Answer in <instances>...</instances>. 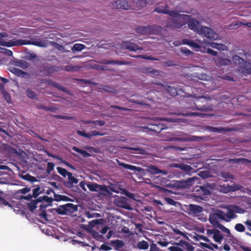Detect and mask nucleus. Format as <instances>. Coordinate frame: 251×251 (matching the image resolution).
<instances>
[{
  "mask_svg": "<svg viewBox=\"0 0 251 251\" xmlns=\"http://www.w3.org/2000/svg\"><path fill=\"white\" fill-rule=\"evenodd\" d=\"M87 186L90 191L92 192H97L99 184L96 183H92L88 184Z\"/></svg>",
  "mask_w": 251,
  "mask_h": 251,
  "instance_id": "obj_55",
  "label": "nucleus"
},
{
  "mask_svg": "<svg viewBox=\"0 0 251 251\" xmlns=\"http://www.w3.org/2000/svg\"><path fill=\"white\" fill-rule=\"evenodd\" d=\"M212 238L215 242L221 243L223 239V235L221 234L220 231L218 229L216 230L215 234L213 235Z\"/></svg>",
  "mask_w": 251,
  "mask_h": 251,
  "instance_id": "obj_33",
  "label": "nucleus"
},
{
  "mask_svg": "<svg viewBox=\"0 0 251 251\" xmlns=\"http://www.w3.org/2000/svg\"><path fill=\"white\" fill-rule=\"evenodd\" d=\"M132 57H133L134 58H142L146 60H156V61H159L160 59L157 58L153 57L152 56H147L146 55H137L135 56H131Z\"/></svg>",
  "mask_w": 251,
  "mask_h": 251,
  "instance_id": "obj_41",
  "label": "nucleus"
},
{
  "mask_svg": "<svg viewBox=\"0 0 251 251\" xmlns=\"http://www.w3.org/2000/svg\"><path fill=\"white\" fill-rule=\"evenodd\" d=\"M189 207L190 211L195 214H199L203 210V208L201 206L193 204H190Z\"/></svg>",
  "mask_w": 251,
  "mask_h": 251,
  "instance_id": "obj_30",
  "label": "nucleus"
},
{
  "mask_svg": "<svg viewBox=\"0 0 251 251\" xmlns=\"http://www.w3.org/2000/svg\"><path fill=\"white\" fill-rule=\"evenodd\" d=\"M220 176L221 177L225 179V181H227L229 180V179H234V175L229 172H222L220 173Z\"/></svg>",
  "mask_w": 251,
  "mask_h": 251,
  "instance_id": "obj_34",
  "label": "nucleus"
},
{
  "mask_svg": "<svg viewBox=\"0 0 251 251\" xmlns=\"http://www.w3.org/2000/svg\"><path fill=\"white\" fill-rule=\"evenodd\" d=\"M34 186L35 188L32 189V197L34 198H36L42 191L39 185H35Z\"/></svg>",
  "mask_w": 251,
  "mask_h": 251,
  "instance_id": "obj_47",
  "label": "nucleus"
},
{
  "mask_svg": "<svg viewBox=\"0 0 251 251\" xmlns=\"http://www.w3.org/2000/svg\"><path fill=\"white\" fill-rule=\"evenodd\" d=\"M60 68L56 66L42 64L39 67V73L41 76H49L54 73L60 71Z\"/></svg>",
  "mask_w": 251,
  "mask_h": 251,
  "instance_id": "obj_5",
  "label": "nucleus"
},
{
  "mask_svg": "<svg viewBox=\"0 0 251 251\" xmlns=\"http://www.w3.org/2000/svg\"><path fill=\"white\" fill-rule=\"evenodd\" d=\"M166 90L168 93L172 96H176L177 95L184 97H192L196 98V103H195V109L201 111L207 112L212 110V106L211 105H201L197 103L201 101L203 102L202 100H210V98L205 96H201L200 97H197L196 94H189L185 91L180 88L175 87L173 86H168L166 88Z\"/></svg>",
  "mask_w": 251,
  "mask_h": 251,
  "instance_id": "obj_1",
  "label": "nucleus"
},
{
  "mask_svg": "<svg viewBox=\"0 0 251 251\" xmlns=\"http://www.w3.org/2000/svg\"><path fill=\"white\" fill-rule=\"evenodd\" d=\"M8 206L9 207H11L13 209V205L11 202H9L7 201L5 199L1 197V195L0 196V206L1 207H4Z\"/></svg>",
  "mask_w": 251,
  "mask_h": 251,
  "instance_id": "obj_37",
  "label": "nucleus"
},
{
  "mask_svg": "<svg viewBox=\"0 0 251 251\" xmlns=\"http://www.w3.org/2000/svg\"><path fill=\"white\" fill-rule=\"evenodd\" d=\"M54 167V164L52 162H48L47 167V172L50 173L53 169Z\"/></svg>",
  "mask_w": 251,
  "mask_h": 251,
  "instance_id": "obj_63",
  "label": "nucleus"
},
{
  "mask_svg": "<svg viewBox=\"0 0 251 251\" xmlns=\"http://www.w3.org/2000/svg\"><path fill=\"white\" fill-rule=\"evenodd\" d=\"M58 173L63 177H66L68 176L70 172L67 171L66 169L63 168L61 167H57L56 168Z\"/></svg>",
  "mask_w": 251,
  "mask_h": 251,
  "instance_id": "obj_50",
  "label": "nucleus"
},
{
  "mask_svg": "<svg viewBox=\"0 0 251 251\" xmlns=\"http://www.w3.org/2000/svg\"><path fill=\"white\" fill-rule=\"evenodd\" d=\"M100 63L104 64H112V65H127L129 63L124 61L121 60H110L107 59H102L101 61L99 62Z\"/></svg>",
  "mask_w": 251,
  "mask_h": 251,
  "instance_id": "obj_24",
  "label": "nucleus"
},
{
  "mask_svg": "<svg viewBox=\"0 0 251 251\" xmlns=\"http://www.w3.org/2000/svg\"><path fill=\"white\" fill-rule=\"evenodd\" d=\"M110 6L112 8L121 9L123 10H129L133 9L131 3L126 0H116L111 2Z\"/></svg>",
  "mask_w": 251,
  "mask_h": 251,
  "instance_id": "obj_7",
  "label": "nucleus"
},
{
  "mask_svg": "<svg viewBox=\"0 0 251 251\" xmlns=\"http://www.w3.org/2000/svg\"><path fill=\"white\" fill-rule=\"evenodd\" d=\"M188 22V27L197 32L199 34V31L200 30L201 27H200V23L194 19H188L187 21Z\"/></svg>",
  "mask_w": 251,
  "mask_h": 251,
  "instance_id": "obj_16",
  "label": "nucleus"
},
{
  "mask_svg": "<svg viewBox=\"0 0 251 251\" xmlns=\"http://www.w3.org/2000/svg\"><path fill=\"white\" fill-rule=\"evenodd\" d=\"M68 178V181L65 183V186L68 188H71L74 184H77L78 182V179L73 176L72 173L69 174Z\"/></svg>",
  "mask_w": 251,
  "mask_h": 251,
  "instance_id": "obj_26",
  "label": "nucleus"
},
{
  "mask_svg": "<svg viewBox=\"0 0 251 251\" xmlns=\"http://www.w3.org/2000/svg\"><path fill=\"white\" fill-rule=\"evenodd\" d=\"M173 245L179 246L182 251H194V247L189 242L183 240L178 242H174Z\"/></svg>",
  "mask_w": 251,
  "mask_h": 251,
  "instance_id": "obj_12",
  "label": "nucleus"
},
{
  "mask_svg": "<svg viewBox=\"0 0 251 251\" xmlns=\"http://www.w3.org/2000/svg\"><path fill=\"white\" fill-rule=\"evenodd\" d=\"M140 72L149 75H152L158 76L160 75V71L151 67H144L140 68Z\"/></svg>",
  "mask_w": 251,
  "mask_h": 251,
  "instance_id": "obj_23",
  "label": "nucleus"
},
{
  "mask_svg": "<svg viewBox=\"0 0 251 251\" xmlns=\"http://www.w3.org/2000/svg\"><path fill=\"white\" fill-rule=\"evenodd\" d=\"M21 177L26 181L31 182H37L38 180L37 179V178L33 176H31V175L29 174H25V175H21Z\"/></svg>",
  "mask_w": 251,
  "mask_h": 251,
  "instance_id": "obj_35",
  "label": "nucleus"
},
{
  "mask_svg": "<svg viewBox=\"0 0 251 251\" xmlns=\"http://www.w3.org/2000/svg\"><path fill=\"white\" fill-rule=\"evenodd\" d=\"M173 167L180 169V170H182L184 172H185L186 174L190 175L191 174L195 172L194 169L190 165L185 164L183 163H175L173 165Z\"/></svg>",
  "mask_w": 251,
  "mask_h": 251,
  "instance_id": "obj_17",
  "label": "nucleus"
},
{
  "mask_svg": "<svg viewBox=\"0 0 251 251\" xmlns=\"http://www.w3.org/2000/svg\"><path fill=\"white\" fill-rule=\"evenodd\" d=\"M161 29V26L153 25L148 26H138L136 28V33L147 35L157 34Z\"/></svg>",
  "mask_w": 251,
  "mask_h": 251,
  "instance_id": "obj_4",
  "label": "nucleus"
},
{
  "mask_svg": "<svg viewBox=\"0 0 251 251\" xmlns=\"http://www.w3.org/2000/svg\"><path fill=\"white\" fill-rule=\"evenodd\" d=\"M111 244L115 246L116 249H121L124 246L123 241L120 240H112Z\"/></svg>",
  "mask_w": 251,
  "mask_h": 251,
  "instance_id": "obj_42",
  "label": "nucleus"
},
{
  "mask_svg": "<svg viewBox=\"0 0 251 251\" xmlns=\"http://www.w3.org/2000/svg\"><path fill=\"white\" fill-rule=\"evenodd\" d=\"M123 49L128 50L130 51H136L138 50H142L143 48L138 46L136 44L131 42H124L122 44Z\"/></svg>",
  "mask_w": 251,
  "mask_h": 251,
  "instance_id": "obj_13",
  "label": "nucleus"
},
{
  "mask_svg": "<svg viewBox=\"0 0 251 251\" xmlns=\"http://www.w3.org/2000/svg\"><path fill=\"white\" fill-rule=\"evenodd\" d=\"M42 83H45L48 85H51V86L57 88L61 91L66 93L67 94H71L70 91L67 88L64 87L59 84L53 81L50 79H46L42 80Z\"/></svg>",
  "mask_w": 251,
  "mask_h": 251,
  "instance_id": "obj_10",
  "label": "nucleus"
},
{
  "mask_svg": "<svg viewBox=\"0 0 251 251\" xmlns=\"http://www.w3.org/2000/svg\"><path fill=\"white\" fill-rule=\"evenodd\" d=\"M10 72L17 76L22 77L25 78H29L30 76L29 74L24 72L18 68L13 67L10 70Z\"/></svg>",
  "mask_w": 251,
  "mask_h": 251,
  "instance_id": "obj_22",
  "label": "nucleus"
},
{
  "mask_svg": "<svg viewBox=\"0 0 251 251\" xmlns=\"http://www.w3.org/2000/svg\"><path fill=\"white\" fill-rule=\"evenodd\" d=\"M196 193L200 196H195L196 198H200L201 200H203V198L202 196H205L210 195V191L208 188L205 186H199L197 187V189L196 191Z\"/></svg>",
  "mask_w": 251,
  "mask_h": 251,
  "instance_id": "obj_15",
  "label": "nucleus"
},
{
  "mask_svg": "<svg viewBox=\"0 0 251 251\" xmlns=\"http://www.w3.org/2000/svg\"><path fill=\"white\" fill-rule=\"evenodd\" d=\"M231 61L229 59L227 58H224L222 57H219L218 59V64L220 66H225L228 65L230 63Z\"/></svg>",
  "mask_w": 251,
  "mask_h": 251,
  "instance_id": "obj_45",
  "label": "nucleus"
},
{
  "mask_svg": "<svg viewBox=\"0 0 251 251\" xmlns=\"http://www.w3.org/2000/svg\"><path fill=\"white\" fill-rule=\"evenodd\" d=\"M135 8L141 9L145 7L148 3L147 0H132Z\"/></svg>",
  "mask_w": 251,
  "mask_h": 251,
  "instance_id": "obj_28",
  "label": "nucleus"
},
{
  "mask_svg": "<svg viewBox=\"0 0 251 251\" xmlns=\"http://www.w3.org/2000/svg\"><path fill=\"white\" fill-rule=\"evenodd\" d=\"M197 179V177H190L186 180L179 181L178 182V186L179 187L182 188H189L194 184L195 180Z\"/></svg>",
  "mask_w": 251,
  "mask_h": 251,
  "instance_id": "obj_14",
  "label": "nucleus"
},
{
  "mask_svg": "<svg viewBox=\"0 0 251 251\" xmlns=\"http://www.w3.org/2000/svg\"><path fill=\"white\" fill-rule=\"evenodd\" d=\"M85 48V46L83 45V44H75L72 50H73V51L75 52V51H81L82 50H83V49H84Z\"/></svg>",
  "mask_w": 251,
  "mask_h": 251,
  "instance_id": "obj_48",
  "label": "nucleus"
},
{
  "mask_svg": "<svg viewBox=\"0 0 251 251\" xmlns=\"http://www.w3.org/2000/svg\"><path fill=\"white\" fill-rule=\"evenodd\" d=\"M168 250L170 251H182L180 247L176 245L170 247L168 248Z\"/></svg>",
  "mask_w": 251,
  "mask_h": 251,
  "instance_id": "obj_64",
  "label": "nucleus"
},
{
  "mask_svg": "<svg viewBox=\"0 0 251 251\" xmlns=\"http://www.w3.org/2000/svg\"><path fill=\"white\" fill-rule=\"evenodd\" d=\"M215 214L216 216L218 217L219 220L220 219L221 220H224L226 222H229L228 219H226V213L223 211L221 210H218L215 212Z\"/></svg>",
  "mask_w": 251,
  "mask_h": 251,
  "instance_id": "obj_43",
  "label": "nucleus"
},
{
  "mask_svg": "<svg viewBox=\"0 0 251 251\" xmlns=\"http://www.w3.org/2000/svg\"><path fill=\"white\" fill-rule=\"evenodd\" d=\"M73 150L76 152L80 153L83 155L84 157H88L91 156V154L87 152L86 151L83 150L82 149H80L76 147H73Z\"/></svg>",
  "mask_w": 251,
  "mask_h": 251,
  "instance_id": "obj_40",
  "label": "nucleus"
},
{
  "mask_svg": "<svg viewBox=\"0 0 251 251\" xmlns=\"http://www.w3.org/2000/svg\"><path fill=\"white\" fill-rule=\"evenodd\" d=\"M201 139V137L196 136H188L186 135H181L179 137H174L173 140L179 142H188V141H199Z\"/></svg>",
  "mask_w": 251,
  "mask_h": 251,
  "instance_id": "obj_11",
  "label": "nucleus"
},
{
  "mask_svg": "<svg viewBox=\"0 0 251 251\" xmlns=\"http://www.w3.org/2000/svg\"><path fill=\"white\" fill-rule=\"evenodd\" d=\"M229 187L230 189V192H234L237 190H240L243 187L240 185L232 184L229 185Z\"/></svg>",
  "mask_w": 251,
  "mask_h": 251,
  "instance_id": "obj_60",
  "label": "nucleus"
},
{
  "mask_svg": "<svg viewBox=\"0 0 251 251\" xmlns=\"http://www.w3.org/2000/svg\"><path fill=\"white\" fill-rule=\"evenodd\" d=\"M78 68L79 67L76 66L66 65L64 67V70L67 72H75Z\"/></svg>",
  "mask_w": 251,
  "mask_h": 251,
  "instance_id": "obj_54",
  "label": "nucleus"
},
{
  "mask_svg": "<svg viewBox=\"0 0 251 251\" xmlns=\"http://www.w3.org/2000/svg\"><path fill=\"white\" fill-rule=\"evenodd\" d=\"M232 60L234 64L239 66L241 71L244 75L251 73V63L247 62L237 55L233 56Z\"/></svg>",
  "mask_w": 251,
  "mask_h": 251,
  "instance_id": "obj_3",
  "label": "nucleus"
},
{
  "mask_svg": "<svg viewBox=\"0 0 251 251\" xmlns=\"http://www.w3.org/2000/svg\"><path fill=\"white\" fill-rule=\"evenodd\" d=\"M147 172L151 175H157L159 174H166V171L159 169L157 166L151 165H149L146 169Z\"/></svg>",
  "mask_w": 251,
  "mask_h": 251,
  "instance_id": "obj_21",
  "label": "nucleus"
},
{
  "mask_svg": "<svg viewBox=\"0 0 251 251\" xmlns=\"http://www.w3.org/2000/svg\"><path fill=\"white\" fill-rule=\"evenodd\" d=\"M169 6L167 4L161 3L158 5L154 9V12L158 13H163L169 15L172 10H169Z\"/></svg>",
  "mask_w": 251,
  "mask_h": 251,
  "instance_id": "obj_18",
  "label": "nucleus"
},
{
  "mask_svg": "<svg viewBox=\"0 0 251 251\" xmlns=\"http://www.w3.org/2000/svg\"><path fill=\"white\" fill-rule=\"evenodd\" d=\"M31 191V187H25L23 189L17 190L16 192V194H25Z\"/></svg>",
  "mask_w": 251,
  "mask_h": 251,
  "instance_id": "obj_58",
  "label": "nucleus"
},
{
  "mask_svg": "<svg viewBox=\"0 0 251 251\" xmlns=\"http://www.w3.org/2000/svg\"><path fill=\"white\" fill-rule=\"evenodd\" d=\"M199 34L203 35L207 39L213 40H216L218 36L217 34L212 29L205 26H201Z\"/></svg>",
  "mask_w": 251,
  "mask_h": 251,
  "instance_id": "obj_8",
  "label": "nucleus"
},
{
  "mask_svg": "<svg viewBox=\"0 0 251 251\" xmlns=\"http://www.w3.org/2000/svg\"><path fill=\"white\" fill-rule=\"evenodd\" d=\"M26 94L28 98L31 99H36L37 95L35 91H33L31 89H27L26 90Z\"/></svg>",
  "mask_w": 251,
  "mask_h": 251,
  "instance_id": "obj_46",
  "label": "nucleus"
},
{
  "mask_svg": "<svg viewBox=\"0 0 251 251\" xmlns=\"http://www.w3.org/2000/svg\"><path fill=\"white\" fill-rule=\"evenodd\" d=\"M149 245L148 242L142 240L137 244V248L139 250H146L149 248Z\"/></svg>",
  "mask_w": 251,
  "mask_h": 251,
  "instance_id": "obj_38",
  "label": "nucleus"
},
{
  "mask_svg": "<svg viewBox=\"0 0 251 251\" xmlns=\"http://www.w3.org/2000/svg\"><path fill=\"white\" fill-rule=\"evenodd\" d=\"M235 229L240 232H242L245 231V227L242 224H237L235 226Z\"/></svg>",
  "mask_w": 251,
  "mask_h": 251,
  "instance_id": "obj_59",
  "label": "nucleus"
},
{
  "mask_svg": "<svg viewBox=\"0 0 251 251\" xmlns=\"http://www.w3.org/2000/svg\"><path fill=\"white\" fill-rule=\"evenodd\" d=\"M38 201L40 202L45 201L47 202L48 204H50L53 201V199L51 197H49L47 196H44L40 197L38 198Z\"/></svg>",
  "mask_w": 251,
  "mask_h": 251,
  "instance_id": "obj_44",
  "label": "nucleus"
},
{
  "mask_svg": "<svg viewBox=\"0 0 251 251\" xmlns=\"http://www.w3.org/2000/svg\"><path fill=\"white\" fill-rule=\"evenodd\" d=\"M65 206L67 209V211H76L77 210V206L74 205L73 203H68L65 204Z\"/></svg>",
  "mask_w": 251,
  "mask_h": 251,
  "instance_id": "obj_51",
  "label": "nucleus"
},
{
  "mask_svg": "<svg viewBox=\"0 0 251 251\" xmlns=\"http://www.w3.org/2000/svg\"><path fill=\"white\" fill-rule=\"evenodd\" d=\"M181 115L187 117H200L201 118H205L207 116H210L211 115L199 112H185L181 113Z\"/></svg>",
  "mask_w": 251,
  "mask_h": 251,
  "instance_id": "obj_27",
  "label": "nucleus"
},
{
  "mask_svg": "<svg viewBox=\"0 0 251 251\" xmlns=\"http://www.w3.org/2000/svg\"><path fill=\"white\" fill-rule=\"evenodd\" d=\"M16 66L25 69L28 67V63L25 60H21L16 62Z\"/></svg>",
  "mask_w": 251,
  "mask_h": 251,
  "instance_id": "obj_52",
  "label": "nucleus"
},
{
  "mask_svg": "<svg viewBox=\"0 0 251 251\" xmlns=\"http://www.w3.org/2000/svg\"><path fill=\"white\" fill-rule=\"evenodd\" d=\"M120 165L125 169L130 170L131 171H136L138 172H140L142 169L140 167H138L130 164L121 163Z\"/></svg>",
  "mask_w": 251,
  "mask_h": 251,
  "instance_id": "obj_31",
  "label": "nucleus"
},
{
  "mask_svg": "<svg viewBox=\"0 0 251 251\" xmlns=\"http://www.w3.org/2000/svg\"><path fill=\"white\" fill-rule=\"evenodd\" d=\"M147 124V125L143 127L156 133H160L163 129L166 128L164 124L152 120H149V122Z\"/></svg>",
  "mask_w": 251,
  "mask_h": 251,
  "instance_id": "obj_6",
  "label": "nucleus"
},
{
  "mask_svg": "<svg viewBox=\"0 0 251 251\" xmlns=\"http://www.w3.org/2000/svg\"><path fill=\"white\" fill-rule=\"evenodd\" d=\"M209 221L213 226L217 227L220 224L219 222V219L215 213H212L209 215Z\"/></svg>",
  "mask_w": 251,
  "mask_h": 251,
  "instance_id": "obj_29",
  "label": "nucleus"
},
{
  "mask_svg": "<svg viewBox=\"0 0 251 251\" xmlns=\"http://www.w3.org/2000/svg\"><path fill=\"white\" fill-rule=\"evenodd\" d=\"M62 208H58L56 211L59 214L64 215L66 213V212L67 211V209L65 206V204L62 206Z\"/></svg>",
  "mask_w": 251,
  "mask_h": 251,
  "instance_id": "obj_62",
  "label": "nucleus"
},
{
  "mask_svg": "<svg viewBox=\"0 0 251 251\" xmlns=\"http://www.w3.org/2000/svg\"><path fill=\"white\" fill-rule=\"evenodd\" d=\"M23 45H32L39 47H47L48 46V41L46 39H39L34 41L26 39H19V46Z\"/></svg>",
  "mask_w": 251,
  "mask_h": 251,
  "instance_id": "obj_9",
  "label": "nucleus"
},
{
  "mask_svg": "<svg viewBox=\"0 0 251 251\" xmlns=\"http://www.w3.org/2000/svg\"><path fill=\"white\" fill-rule=\"evenodd\" d=\"M39 202H40L38 201V199H37L31 201L29 203H27L29 210L31 211H34L37 207L36 204Z\"/></svg>",
  "mask_w": 251,
  "mask_h": 251,
  "instance_id": "obj_39",
  "label": "nucleus"
},
{
  "mask_svg": "<svg viewBox=\"0 0 251 251\" xmlns=\"http://www.w3.org/2000/svg\"><path fill=\"white\" fill-rule=\"evenodd\" d=\"M211 47L217 49L219 50H224L225 46L223 44H218L215 42H211L208 44Z\"/></svg>",
  "mask_w": 251,
  "mask_h": 251,
  "instance_id": "obj_36",
  "label": "nucleus"
},
{
  "mask_svg": "<svg viewBox=\"0 0 251 251\" xmlns=\"http://www.w3.org/2000/svg\"><path fill=\"white\" fill-rule=\"evenodd\" d=\"M228 161L229 162H232L236 164H246L247 163H249L251 162L250 160L245 158H238L235 159L230 158L229 159Z\"/></svg>",
  "mask_w": 251,
  "mask_h": 251,
  "instance_id": "obj_32",
  "label": "nucleus"
},
{
  "mask_svg": "<svg viewBox=\"0 0 251 251\" xmlns=\"http://www.w3.org/2000/svg\"><path fill=\"white\" fill-rule=\"evenodd\" d=\"M117 205L127 210H131L132 208L129 204L127 203L126 199L124 197H121L120 199L117 200Z\"/></svg>",
  "mask_w": 251,
  "mask_h": 251,
  "instance_id": "obj_25",
  "label": "nucleus"
},
{
  "mask_svg": "<svg viewBox=\"0 0 251 251\" xmlns=\"http://www.w3.org/2000/svg\"><path fill=\"white\" fill-rule=\"evenodd\" d=\"M234 210L231 209H228L226 213V219H228L229 222L232 219H233L236 217V215L235 214V212L236 213H241L240 210H242V209L238 206H234L233 207Z\"/></svg>",
  "mask_w": 251,
  "mask_h": 251,
  "instance_id": "obj_20",
  "label": "nucleus"
},
{
  "mask_svg": "<svg viewBox=\"0 0 251 251\" xmlns=\"http://www.w3.org/2000/svg\"><path fill=\"white\" fill-rule=\"evenodd\" d=\"M190 47L196 49L197 51H198L201 47V45H200L197 42H195L192 40Z\"/></svg>",
  "mask_w": 251,
  "mask_h": 251,
  "instance_id": "obj_61",
  "label": "nucleus"
},
{
  "mask_svg": "<svg viewBox=\"0 0 251 251\" xmlns=\"http://www.w3.org/2000/svg\"><path fill=\"white\" fill-rule=\"evenodd\" d=\"M169 15L170 18L166 22L165 26L170 29L180 28L185 25L188 19L191 17L189 15L181 14L177 11L172 10Z\"/></svg>",
  "mask_w": 251,
  "mask_h": 251,
  "instance_id": "obj_2",
  "label": "nucleus"
},
{
  "mask_svg": "<svg viewBox=\"0 0 251 251\" xmlns=\"http://www.w3.org/2000/svg\"><path fill=\"white\" fill-rule=\"evenodd\" d=\"M108 189L105 185H100L99 184L98 188L97 189V192L100 193L104 194V193L108 192Z\"/></svg>",
  "mask_w": 251,
  "mask_h": 251,
  "instance_id": "obj_53",
  "label": "nucleus"
},
{
  "mask_svg": "<svg viewBox=\"0 0 251 251\" xmlns=\"http://www.w3.org/2000/svg\"><path fill=\"white\" fill-rule=\"evenodd\" d=\"M204 129L206 130L209 132H218V133H221L223 132H228L232 131L233 130L229 127H213L211 126H206L204 127Z\"/></svg>",
  "mask_w": 251,
  "mask_h": 251,
  "instance_id": "obj_19",
  "label": "nucleus"
},
{
  "mask_svg": "<svg viewBox=\"0 0 251 251\" xmlns=\"http://www.w3.org/2000/svg\"><path fill=\"white\" fill-rule=\"evenodd\" d=\"M92 236L94 238L98 241H102L104 239L103 236L97 231H94L92 233Z\"/></svg>",
  "mask_w": 251,
  "mask_h": 251,
  "instance_id": "obj_56",
  "label": "nucleus"
},
{
  "mask_svg": "<svg viewBox=\"0 0 251 251\" xmlns=\"http://www.w3.org/2000/svg\"><path fill=\"white\" fill-rule=\"evenodd\" d=\"M1 93L4 100L7 101V102L8 103H11L12 101L10 95L5 90H2Z\"/></svg>",
  "mask_w": 251,
  "mask_h": 251,
  "instance_id": "obj_49",
  "label": "nucleus"
},
{
  "mask_svg": "<svg viewBox=\"0 0 251 251\" xmlns=\"http://www.w3.org/2000/svg\"><path fill=\"white\" fill-rule=\"evenodd\" d=\"M198 175L201 177L205 179L210 176V172L208 171H202L199 173Z\"/></svg>",
  "mask_w": 251,
  "mask_h": 251,
  "instance_id": "obj_57",
  "label": "nucleus"
}]
</instances>
